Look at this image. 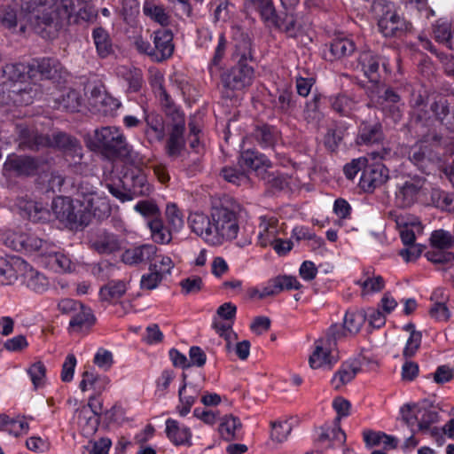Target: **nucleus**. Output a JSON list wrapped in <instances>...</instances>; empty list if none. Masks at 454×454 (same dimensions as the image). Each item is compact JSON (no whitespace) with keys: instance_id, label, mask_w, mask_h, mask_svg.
Segmentation results:
<instances>
[{"instance_id":"nucleus-1","label":"nucleus","mask_w":454,"mask_h":454,"mask_svg":"<svg viewBox=\"0 0 454 454\" xmlns=\"http://www.w3.org/2000/svg\"><path fill=\"white\" fill-rule=\"evenodd\" d=\"M20 14L27 23L43 37L55 35L64 26L71 23L74 0H58L48 5L43 0H19Z\"/></svg>"},{"instance_id":"nucleus-2","label":"nucleus","mask_w":454,"mask_h":454,"mask_svg":"<svg viewBox=\"0 0 454 454\" xmlns=\"http://www.w3.org/2000/svg\"><path fill=\"white\" fill-rule=\"evenodd\" d=\"M231 35L234 42L232 59L236 64L221 74L226 98H232L235 92L250 87L254 79L255 59L250 37L239 26L231 27Z\"/></svg>"},{"instance_id":"nucleus-3","label":"nucleus","mask_w":454,"mask_h":454,"mask_svg":"<svg viewBox=\"0 0 454 454\" xmlns=\"http://www.w3.org/2000/svg\"><path fill=\"white\" fill-rule=\"evenodd\" d=\"M242 211V206L229 196H223L213 202L211 224L214 227V245H222L237 238Z\"/></svg>"},{"instance_id":"nucleus-4","label":"nucleus","mask_w":454,"mask_h":454,"mask_svg":"<svg viewBox=\"0 0 454 454\" xmlns=\"http://www.w3.org/2000/svg\"><path fill=\"white\" fill-rule=\"evenodd\" d=\"M18 129L20 140V147L23 150L29 149L38 151L40 148L45 146H54L74 158L82 159V148L81 144L75 137L67 133L56 132L52 134L51 138H50L49 137L38 134L22 126H19Z\"/></svg>"},{"instance_id":"nucleus-5","label":"nucleus","mask_w":454,"mask_h":454,"mask_svg":"<svg viewBox=\"0 0 454 454\" xmlns=\"http://www.w3.org/2000/svg\"><path fill=\"white\" fill-rule=\"evenodd\" d=\"M427 98V91L422 86L418 85L411 88L409 104L414 111L411 114L409 125L411 129H413L424 142L440 144L442 136L432 128L433 118L428 115L427 111L419 109L426 106Z\"/></svg>"},{"instance_id":"nucleus-6","label":"nucleus","mask_w":454,"mask_h":454,"mask_svg":"<svg viewBox=\"0 0 454 454\" xmlns=\"http://www.w3.org/2000/svg\"><path fill=\"white\" fill-rule=\"evenodd\" d=\"M90 146L109 159L128 157L131 151L121 129L114 126L95 129Z\"/></svg>"},{"instance_id":"nucleus-7","label":"nucleus","mask_w":454,"mask_h":454,"mask_svg":"<svg viewBox=\"0 0 454 454\" xmlns=\"http://www.w3.org/2000/svg\"><path fill=\"white\" fill-rule=\"evenodd\" d=\"M443 411L440 403L425 398L418 403H406L400 409L401 422L407 426H431L441 421L440 412Z\"/></svg>"},{"instance_id":"nucleus-8","label":"nucleus","mask_w":454,"mask_h":454,"mask_svg":"<svg viewBox=\"0 0 454 454\" xmlns=\"http://www.w3.org/2000/svg\"><path fill=\"white\" fill-rule=\"evenodd\" d=\"M98 183V179L94 176L81 177L75 184L76 200L85 211L102 219L109 215L111 209L106 200L98 193L96 187Z\"/></svg>"},{"instance_id":"nucleus-9","label":"nucleus","mask_w":454,"mask_h":454,"mask_svg":"<svg viewBox=\"0 0 454 454\" xmlns=\"http://www.w3.org/2000/svg\"><path fill=\"white\" fill-rule=\"evenodd\" d=\"M372 8L378 17L379 31L386 37L401 36L411 27L396 12L390 1L374 0Z\"/></svg>"},{"instance_id":"nucleus-10","label":"nucleus","mask_w":454,"mask_h":454,"mask_svg":"<svg viewBox=\"0 0 454 454\" xmlns=\"http://www.w3.org/2000/svg\"><path fill=\"white\" fill-rule=\"evenodd\" d=\"M158 90L160 99L166 102L167 106H170V98L161 83L159 84ZM168 115L171 117L172 123L170 125L168 137L166 141L165 152L169 158L176 159L185 147L184 137L185 124L184 115L179 110L172 109L171 107H169Z\"/></svg>"},{"instance_id":"nucleus-11","label":"nucleus","mask_w":454,"mask_h":454,"mask_svg":"<svg viewBox=\"0 0 454 454\" xmlns=\"http://www.w3.org/2000/svg\"><path fill=\"white\" fill-rule=\"evenodd\" d=\"M137 50L148 55L152 60L161 62L169 59L174 51L173 34L165 27L153 32V46L142 38L135 42Z\"/></svg>"},{"instance_id":"nucleus-12","label":"nucleus","mask_w":454,"mask_h":454,"mask_svg":"<svg viewBox=\"0 0 454 454\" xmlns=\"http://www.w3.org/2000/svg\"><path fill=\"white\" fill-rule=\"evenodd\" d=\"M315 119L317 120V133L323 137L325 147L329 152H336L347 133V128L331 119H326L319 111L314 110Z\"/></svg>"},{"instance_id":"nucleus-13","label":"nucleus","mask_w":454,"mask_h":454,"mask_svg":"<svg viewBox=\"0 0 454 454\" xmlns=\"http://www.w3.org/2000/svg\"><path fill=\"white\" fill-rule=\"evenodd\" d=\"M388 174L389 170L383 163L367 161L359 180V187L365 192H372L387 181Z\"/></svg>"},{"instance_id":"nucleus-14","label":"nucleus","mask_w":454,"mask_h":454,"mask_svg":"<svg viewBox=\"0 0 454 454\" xmlns=\"http://www.w3.org/2000/svg\"><path fill=\"white\" fill-rule=\"evenodd\" d=\"M338 348L323 343L317 340L314 347V371L322 372H331L340 361Z\"/></svg>"},{"instance_id":"nucleus-15","label":"nucleus","mask_w":454,"mask_h":454,"mask_svg":"<svg viewBox=\"0 0 454 454\" xmlns=\"http://www.w3.org/2000/svg\"><path fill=\"white\" fill-rule=\"evenodd\" d=\"M52 212L55 217L62 222H67L71 228L86 226L89 223L87 216L80 212H74L71 203L58 198L52 201Z\"/></svg>"},{"instance_id":"nucleus-16","label":"nucleus","mask_w":454,"mask_h":454,"mask_svg":"<svg viewBox=\"0 0 454 454\" xmlns=\"http://www.w3.org/2000/svg\"><path fill=\"white\" fill-rule=\"evenodd\" d=\"M384 139L383 127L380 121L369 120L360 123L356 139L358 145H380Z\"/></svg>"},{"instance_id":"nucleus-17","label":"nucleus","mask_w":454,"mask_h":454,"mask_svg":"<svg viewBox=\"0 0 454 454\" xmlns=\"http://www.w3.org/2000/svg\"><path fill=\"white\" fill-rule=\"evenodd\" d=\"M15 265L18 267L21 277L22 283L29 289L36 292H44L49 285L47 278L38 270L32 268L23 260H16Z\"/></svg>"},{"instance_id":"nucleus-18","label":"nucleus","mask_w":454,"mask_h":454,"mask_svg":"<svg viewBox=\"0 0 454 454\" xmlns=\"http://www.w3.org/2000/svg\"><path fill=\"white\" fill-rule=\"evenodd\" d=\"M90 247L99 254H111L121 249V240L106 230L96 232L90 239Z\"/></svg>"},{"instance_id":"nucleus-19","label":"nucleus","mask_w":454,"mask_h":454,"mask_svg":"<svg viewBox=\"0 0 454 454\" xmlns=\"http://www.w3.org/2000/svg\"><path fill=\"white\" fill-rule=\"evenodd\" d=\"M425 184V179L417 177L407 180L397 185L395 203L400 207H409L413 205Z\"/></svg>"},{"instance_id":"nucleus-20","label":"nucleus","mask_w":454,"mask_h":454,"mask_svg":"<svg viewBox=\"0 0 454 454\" xmlns=\"http://www.w3.org/2000/svg\"><path fill=\"white\" fill-rule=\"evenodd\" d=\"M358 65L371 82L378 83L380 78V67L387 72L384 59L372 51H364L358 57Z\"/></svg>"},{"instance_id":"nucleus-21","label":"nucleus","mask_w":454,"mask_h":454,"mask_svg":"<svg viewBox=\"0 0 454 454\" xmlns=\"http://www.w3.org/2000/svg\"><path fill=\"white\" fill-rule=\"evenodd\" d=\"M123 187L135 197L148 196L152 192V186L147 181L145 173L140 169L131 170L122 179Z\"/></svg>"},{"instance_id":"nucleus-22","label":"nucleus","mask_w":454,"mask_h":454,"mask_svg":"<svg viewBox=\"0 0 454 454\" xmlns=\"http://www.w3.org/2000/svg\"><path fill=\"white\" fill-rule=\"evenodd\" d=\"M301 283L295 277L288 275H279L268 282V285L262 289L260 299L268 296L276 295L285 290H299L301 288Z\"/></svg>"},{"instance_id":"nucleus-23","label":"nucleus","mask_w":454,"mask_h":454,"mask_svg":"<svg viewBox=\"0 0 454 454\" xmlns=\"http://www.w3.org/2000/svg\"><path fill=\"white\" fill-rule=\"evenodd\" d=\"M157 253V247L152 244H145L127 249L121 255V260L129 265H135L152 261Z\"/></svg>"},{"instance_id":"nucleus-24","label":"nucleus","mask_w":454,"mask_h":454,"mask_svg":"<svg viewBox=\"0 0 454 454\" xmlns=\"http://www.w3.org/2000/svg\"><path fill=\"white\" fill-rule=\"evenodd\" d=\"M188 223L192 231L214 245L213 224H211V215L209 216L203 213L195 212L189 215Z\"/></svg>"},{"instance_id":"nucleus-25","label":"nucleus","mask_w":454,"mask_h":454,"mask_svg":"<svg viewBox=\"0 0 454 454\" xmlns=\"http://www.w3.org/2000/svg\"><path fill=\"white\" fill-rule=\"evenodd\" d=\"M193 413L195 417L201 419L205 424H217L218 426H241L239 418L232 414H224L220 416L219 412L200 408H196Z\"/></svg>"},{"instance_id":"nucleus-26","label":"nucleus","mask_w":454,"mask_h":454,"mask_svg":"<svg viewBox=\"0 0 454 454\" xmlns=\"http://www.w3.org/2000/svg\"><path fill=\"white\" fill-rule=\"evenodd\" d=\"M322 101H324V103H326L328 102L332 108L342 114V115H347L349 111L351 110L352 108V106L354 104L353 100L348 98V96L346 95H343V94H340L338 96H336L335 98H327L326 97H323L322 95L320 94H315L314 95V110L317 111V108L319 106V105H321Z\"/></svg>"},{"instance_id":"nucleus-27","label":"nucleus","mask_w":454,"mask_h":454,"mask_svg":"<svg viewBox=\"0 0 454 454\" xmlns=\"http://www.w3.org/2000/svg\"><path fill=\"white\" fill-rule=\"evenodd\" d=\"M259 224L258 242L261 247L272 246L278 239V227L277 220L273 218L267 219L261 217Z\"/></svg>"},{"instance_id":"nucleus-28","label":"nucleus","mask_w":454,"mask_h":454,"mask_svg":"<svg viewBox=\"0 0 454 454\" xmlns=\"http://www.w3.org/2000/svg\"><path fill=\"white\" fill-rule=\"evenodd\" d=\"M3 76L10 82H25L27 78H33L34 67L23 63L8 64L3 68Z\"/></svg>"},{"instance_id":"nucleus-29","label":"nucleus","mask_w":454,"mask_h":454,"mask_svg":"<svg viewBox=\"0 0 454 454\" xmlns=\"http://www.w3.org/2000/svg\"><path fill=\"white\" fill-rule=\"evenodd\" d=\"M360 367L354 363H342L340 367L333 374L331 383L335 389H340L351 382L360 372Z\"/></svg>"},{"instance_id":"nucleus-30","label":"nucleus","mask_w":454,"mask_h":454,"mask_svg":"<svg viewBox=\"0 0 454 454\" xmlns=\"http://www.w3.org/2000/svg\"><path fill=\"white\" fill-rule=\"evenodd\" d=\"M145 120L147 126L145 135L148 141L153 142L154 140H162L165 136V127L162 116L156 113H149L145 115Z\"/></svg>"},{"instance_id":"nucleus-31","label":"nucleus","mask_w":454,"mask_h":454,"mask_svg":"<svg viewBox=\"0 0 454 454\" xmlns=\"http://www.w3.org/2000/svg\"><path fill=\"white\" fill-rule=\"evenodd\" d=\"M20 208L22 215L27 217L32 222L50 220L51 213L42 203L29 200L26 201L23 205H20Z\"/></svg>"},{"instance_id":"nucleus-32","label":"nucleus","mask_w":454,"mask_h":454,"mask_svg":"<svg viewBox=\"0 0 454 454\" xmlns=\"http://www.w3.org/2000/svg\"><path fill=\"white\" fill-rule=\"evenodd\" d=\"M356 50L355 43L347 37H337L329 45L330 57L325 58L333 61L351 55Z\"/></svg>"},{"instance_id":"nucleus-33","label":"nucleus","mask_w":454,"mask_h":454,"mask_svg":"<svg viewBox=\"0 0 454 454\" xmlns=\"http://www.w3.org/2000/svg\"><path fill=\"white\" fill-rule=\"evenodd\" d=\"M10 168L15 170L19 175H33L39 167V161L30 156H14L8 160Z\"/></svg>"},{"instance_id":"nucleus-34","label":"nucleus","mask_w":454,"mask_h":454,"mask_svg":"<svg viewBox=\"0 0 454 454\" xmlns=\"http://www.w3.org/2000/svg\"><path fill=\"white\" fill-rule=\"evenodd\" d=\"M239 165L242 168L257 171L262 167H270V162L264 155L248 149L241 153Z\"/></svg>"},{"instance_id":"nucleus-35","label":"nucleus","mask_w":454,"mask_h":454,"mask_svg":"<svg viewBox=\"0 0 454 454\" xmlns=\"http://www.w3.org/2000/svg\"><path fill=\"white\" fill-rule=\"evenodd\" d=\"M110 380L106 376H99L91 372L85 371L80 382V389L85 392L93 389L96 393H102L108 386Z\"/></svg>"},{"instance_id":"nucleus-36","label":"nucleus","mask_w":454,"mask_h":454,"mask_svg":"<svg viewBox=\"0 0 454 454\" xmlns=\"http://www.w3.org/2000/svg\"><path fill=\"white\" fill-rule=\"evenodd\" d=\"M0 24L10 30H15L19 26L20 33H24L27 27L21 14H17V12L10 6H5L1 11Z\"/></svg>"},{"instance_id":"nucleus-37","label":"nucleus","mask_w":454,"mask_h":454,"mask_svg":"<svg viewBox=\"0 0 454 454\" xmlns=\"http://www.w3.org/2000/svg\"><path fill=\"white\" fill-rule=\"evenodd\" d=\"M34 67V74L37 71L45 79H53L60 73L61 64L56 59L43 58L30 65Z\"/></svg>"},{"instance_id":"nucleus-38","label":"nucleus","mask_w":454,"mask_h":454,"mask_svg":"<svg viewBox=\"0 0 454 454\" xmlns=\"http://www.w3.org/2000/svg\"><path fill=\"white\" fill-rule=\"evenodd\" d=\"M391 215L395 217V221L397 226L399 228H402L400 230V237L403 245L406 247L414 245L416 236L414 231L410 229V226H417L418 228H419V222L417 220L409 222L408 218L402 215H397L395 214L391 213Z\"/></svg>"},{"instance_id":"nucleus-39","label":"nucleus","mask_w":454,"mask_h":454,"mask_svg":"<svg viewBox=\"0 0 454 454\" xmlns=\"http://www.w3.org/2000/svg\"><path fill=\"white\" fill-rule=\"evenodd\" d=\"M126 290V283L123 280H112L100 288L99 296L104 301L113 302L120 299Z\"/></svg>"},{"instance_id":"nucleus-40","label":"nucleus","mask_w":454,"mask_h":454,"mask_svg":"<svg viewBox=\"0 0 454 454\" xmlns=\"http://www.w3.org/2000/svg\"><path fill=\"white\" fill-rule=\"evenodd\" d=\"M96 318L90 308L82 305L70 318L69 326L74 331H82L94 325Z\"/></svg>"},{"instance_id":"nucleus-41","label":"nucleus","mask_w":454,"mask_h":454,"mask_svg":"<svg viewBox=\"0 0 454 454\" xmlns=\"http://www.w3.org/2000/svg\"><path fill=\"white\" fill-rule=\"evenodd\" d=\"M92 37L101 58H106L114 52L113 43L109 34L102 27H97L92 32Z\"/></svg>"},{"instance_id":"nucleus-42","label":"nucleus","mask_w":454,"mask_h":454,"mask_svg":"<svg viewBox=\"0 0 454 454\" xmlns=\"http://www.w3.org/2000/svg\"><path fill=\"white\" fill-rule=\"evenodd\" d=\"M430 199L433 205L448 212H454V193L448 192L438 187L432 188Z\"/></svg>"},{"instance_id":"nucleus-43","label":"nucleus","mask_w":454,"mask_h":454,"mask_svg":"<svg viewBox=\"0 0 454 454\" xmlns=\"http://www.w3.org/2000/svg\"><path fill=\"white\" fill-rule=\"evenodd\" d=\"M244 5L247 9H254L259 12L262 20L275 22L274 12L276 11L272 0H245Z\"/></svg>"},{"instance_id":"nucleus-44","label":"nucleus","mask_w":454,"mask_h":454,"mask_svg":"<svg viewBox=\"0 0 454 454\" xmlns=\"http://www.w3.org/2000/svg\"><path fill=\"white\" fill-rule=\"evenodd\" d=\"M348 335L349 333L343 325L335 323L332 324L318 340H321V343H325L332 348H338V341L347 338Z\"/></svg>"},{"instance_id":"nucleus-45","label":"nucleus","mask_w":454,"mask_h":454,"mask_svg":"<svg viewBox=\"0 0 454 454\" xmlns=\"http://www.w3.org/2000/svg\"><path fill=\"white\" fill-rule=\"evenodd\" d=\"M254 137L262 147H273L278 139V131L269 125H262L254 129Z\"/></svg>"},{"instance_id":"nucleus-46","label":"nucleus","mask_w":454,"mask_h":454,"mask_svg":"<svg viewBox=\"0 0 454 454\" xmlns=\"http://www.w3.org/2000/svg\"><path fill=\"white\" fill-rule=\"evenodd\" d=\"M366 315L364 311L347 310L343 319V325L349 335H356L364 325Z\"/></svg>"},{"instance_id":"nucleus-47","label":"nucleus","mask_w":454,"mask_h":454,"mask_svg":"<svg viewBox=\"0 0 454 454\" xmlns=\"http://www.w3.org/2000/svg\"><path fill=\"white\" fill-rule=\"evenodd\" d=\"M182 377H183V380H184V385L180 387L178 394H179L180 402L183 405V408L180 412L183 416H184L187 413H189L192 406L195 403V400L197 399V397L201 390V387H197V386H190V389L193 388L192 395H187V384L185 383V380H186L187 376L185 373H183Z\"/></svg>"},{"instance_id":"nucleus-48","label":"nucleus","mask_w":454,"mask_h":454,"mask_svg":"<svg viewBox=\"0 0 454 454\" xmlns=\"http://www.w3.org/2000/svg\"><path fill=\"white\" fill-rule=\"evenodd\" d=\"M152 238L157 243L168 244L172 239V230L164 226L160 219H153L148 222Z\"/></svg>"},{"instance_id":"nucleus-49","label":"nucleus","mask_w":454,"mask_h":454,"mask_svg":"<svg viewBox=\"0 0 454 454\" xmlns=\"http://www.w3.org/2000/svg\"><path fill=\"white\" fill-rule=\"evenodd\" d=\"M23 239L24 242L22 243V251H41L42 254H45L50 247V244L47 240L39 238L37 235L32 232H24Z\"/></svg>"},{"instance_id":"nucleus-50","label":"nucleus","mask_w":454,"mask_h":454,"mask_svg":"<svg viewBox=\"0 0 454 454\" xmlns=\"http://www.w3.org/2000/svg\"><path fill=\"white\" fill-rule=\"evenodd\" d=\"M364 440L366 445L372 447L383 444L386 447H395V440L380 431L365 430L363 433Z\"/></svg>"},{"instance_id":"nucleus-51","label":"nucleus","mask_w":454,"mask_h":454,"mask_svg":"<svg viewBox=\"0 0 454 454\" xmlns=\"http://www.w3.org/2000/svg\"><path fill=\"white\" fill-rule=\"evenodd\" d=\"M430 245L435 249L448 250L454 247V237L447 231L436 230L430 236Z\"/></svg>"},{"instance_id":"nucleus-52","label":"nucleus","mask_w":454,"mask_h":454,"mask_svg":"<svg viewBox=\"0 0 454 454\" xmlns=\"http://www.w3.org/2000/svg\"><path fill=\"white\" fill-rule=\"evenodd\" d=\"M48 262L57 272H71L74 269V265L71 259L67 255L59 252L49 254Z\"/></svg>"},{"instance_id":"nucleus-53","label":"nucleus","mask_w":454,"mask_h":454,"mask_svg":"<svg viewBox=\"0 0 454 454\" xmlns=\"http://www.w3.org/2000/svg\"><path fill=\"white\" fill-rule=\"evenodd\" d=\"M274 20L275 22H266L267 26L273 27L281 31L286 33L289 36H294L296 35V22L293 15L286 14L282 19L278 14L277 12H274Z\"/></svg>"},{"instance_id":"nucleus-54","label":"nucleus","mask_w":454,"mask_h":454,"mask_svg":"<svg viewBox=\"0 0 454 454\" xmlns=\"http://www.w3.org/2000/svg\"><path fill=\"white\" fill-rule=\"evenodd\" d=\"M92 96H96L94 105L95 106H102L105 114H111L114 111H116L121 103L114 98L107 95L106 93H101L100 90H93L91 92Z\"/></svg>"},{"instance_id":"nucleus-55","label":"nucleus","mask_w":454,"mask_h":454,"mask_svg":"<svg viewBox=\"0 0 454 454\" xmlns=\"http://www.w3.org/2000/svg\"><path fill=\"white\" fill-rule=\"evenodd\" d=\"M82 106V98L77 90H70L59 101V108L67 112H78Z\"/></svg>"},{"instance_id":"nucleus-56","label":"nucleus","mask_w":454,"mask_h":454,"mask_svg":"<svg viewBox=\"0 0 454 454\" xmlns=\"http://www.w3.org/2000/svg\"><path fill=\"white\" fill-rule=\"evenodd\" d=\"M166 434L176 446L191 443L192 433L188 427H166Z\"/></svg>"},{"instance_id":"nucleus-57","label":"nucleus","mask_w":454,"mask_h":454,"mask_svg":"<svg viewBox=\"0 0 454 454\" xmlns=\"http://www.w3.org/2000/svg\"><path fill=\"white\" fill-rule=\"evenodd\" d=\"M211 5L215 6V22H226L230 20L233 5L228 0H213Z\"/></svg>"},{"instance_id":"nucleus-58","label":"nucleus","mask_w":454,"mask_h":454,"mask_svg":"<svg viewBox=\"0 0 454 454\" xmlns=\"http://www.w3.org/2000/svg\"><path fill=\"white\" fill-rule=\"evenodd\" d=\"M19 269L4 258H0V285H10L18 279Z\"/></svg>"},{"instance_id":"nucleus-59","label":"nucleus","mask_w":454,"mask_h":454,"mask_svg":"<svg viewBox=\"0 0 454 454\" xmlns=\"http://www.w3.org/2000/svg\"><path fill=\"white\" fill-rule=\"evenodd\" d=\"M434 39L451 49L452 31L451 25L448 21H437L434 27Z\"/></svg>"},{"instance_id":"nucleus-60","label":"nucleus","mask_w":454,"mask_h":454,"mask_svg":"<svg viewBox=\"0 0 454 454\" xmlns=\"http://www.w3.org/2000/svg\"><path fill=\"white\" fill-rule=\"evenodd\" d=\"M409 160L420 171L427 173L431 163L430 159L426 154V149L421 146L412 147L409 153Z\"/></svg>"},{"instance_id":"nucleus-61","label":"nucleus","mask_w":454,"mask_h":454,"mask_svg":"<svg viewBox=\"0 0 454 454\" xmlns=\"http://www.w3.org/2000/svg\"><path fill=\"white\" fill-rule=\"evenodd\" d=\"M143 10L146 16H149L161 26H167L169 23V16L162 6L146 2Z\"/></svg>"},{"instance_id":"nucleus-62","label":"nucleus","mask_w":454,"mask_h":454,"mask_svg":"<svg viewBox=\"0 0 454 454\" xmlns=\"http://www.w3.org/2000/svg\"><path fill=\"white\" fill-rule=\"evenodd\" d=\"M166 217L168 227L173 231H180L184 226V218L182 212L176 204H168L166 208Z\"/></svg>"},{"instance_id":"nucleus-63","label":"nucleus","mask_w":454,"mask_h":454,"mask_svg":"<svg viewBox=\"0 0 454 454\" xmlns=\"http://www.w3.org/2000/svg\"><path fill=\"white\" fill-rule=\"evenodd\" d=\"M112 442L109 438H100L98 441L90 440L83 446L82 454H108Z\"/></svg>"},{"instance_id":"nucleus-64","label":"nucleus","mask_w":454,"mask_h":454,"mask_svg":"<svg viewBox=\"0 0 454 454\" xmlns=\"http://www.w3.org/2000/svg\"><path fill=\"white\" fill-rule=\"evenodd\" d=\"M27 373L35 388L41 387L44 385L46 379V367L41 361L34 363L27 369Z\"/></svg>"}]
</instances>
